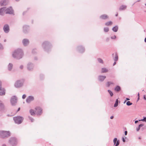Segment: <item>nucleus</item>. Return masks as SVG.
<instances>
[{"label": "nucleus", "instance_id": "nucleus-28", "mask_svg": "<svg viewBox=\"0 0 146 146\" xmlns=\"http://www.w3.org/2000/svg\"><path fill=\"white\" fill-rule=\"evenodd\" d=\"M126 104L127 106H130L132 104V103H131L130 101H128L127 102Z\"/></svg>", "mask_w": 146, "mask_h": 146}, {"label": "nucleus", "instance_id": "nucleus-51", "mask_svg": "<svg viewBox=\"0 0 146 146\" xmlns=\"http://www.w3.org/2000/svg\"><path fill=\"white\" fill-rule=\"evenodd\" d=\"M118 15V13H117L116 15H115V16H117Z\"/></svg>", "mask_w": 146, "mask_h": 146}, {"label": "nucleus", "instance_id": "nucleus-4", "mask_svg": "<svg viewBox=\"0 0 146 146\" xmlns=\"http://www.w3.org/2000/svg\"><path fill=\"white\" fill-rule=\"evenodd\" d=\"M35 111L36 114L37 115H40L42 113V108L39 106H37L35 108Z\"/></svg>", "mask_w": 146, "mask_h": 146}, {"label": "nucleus", "instance_id": "nucleus-10", "mask_svg": "<svg viewBox=\"0 0 146 146\" xmlns=\"http://www.w3.org/2000/svg\"><path fill=\"white\" fill-rule=\"evenodd\" d=\"M8 1V0H2L0 2L1 5H6L7 4Z\"/></svg>", "mask_w": 146, "mask_h": 146}, {"label": "nucleus", "instance_id": "nucleus-6", "mask_svg": "<svg viewBox=\"0 0 146 146\" xmlns=\"http://www.w3.org/2000/svg\"><path fill=\"white\" fill-rule=\"evenodd\" d=\"M17 98L15 96H13L11 98V102L12 105L15 104L17 102Z\"/></svg>", "mask_w": 146, "mask_h": 146}, {"label": "nucleus", "instance_id": "nucleus-16", "mask_svg": "<svg viewBox=\"0 0 146 146\" xmlns=\"http://www.w3.org/2000/svg\"><path fill=\"white\" fill-rule=\"evenodd\" d=\"M29 112L32 115H35L36 114L35 111H34L33 110V109L30 110Z\"/></svg>", "mask_w": 146, "mask_h": 146}, {"label": "nucleus", "instance_id": "nucleus-21", "mask_svg": "<svg viewBox=\"0 0 146 146\" xmlns=\"http://www.w3.org/2000/svg\"><path fill=\"white\" fill-rule=\"evenodd\" d=\"M118 29V27L117 26H115L114 27H113V29L112 30H113L115 32H116L117 31V30Z\"/></svg>", "mask_w": 146, "mask_h": 146}, {"label": "nucleus", "instance_id": "nucleus-14", "mask_svg": "<svg viewBox=\"0 0 146 146\" xmlns=\"http://www.w3.org/2000/svg\"><path fill=\"white\" fill-rule=\"evenodd\" d=\"M100 17L101 19H106L108 18V16L107 15L104 14L101 15Z\"/></svg>", "mask_w": 146, "mask_h": 146}, {"label": "nucleus", "instance_id": "nucleus-36", "mask_svg": "<svg viewBox=\"0 0 146 146\" xmlns=\"http://www.w3.org/2000/svg\"><path fill=\"white\" fill-rule=\"evenodd\" d=\"M143 124H140L139 125V127L140 128V127L143 126Z\"/></svg>", "mask_w": 146, "mask_h": 146}, {"label": "nucleus", "instance_id": "nucleus-9", "mask_svg": "<svg viewBox=\"0 0 146 146\" xmlns=\"http://www.w3.org/2000/svg\"><path fill=\"white\" fill-rule=\"evenodd\" d=\"M1 83L0 81V95H4L5 94V92L4 89H2L1 87Z\"/></svg>", "mask_w": 146, "mask_h": 146}, {"label": "nucleus", "instance_id": "nucleus-13", "mask_svg": "<svg viewBox=\"0 0 146 146\" xmlns=\"http://www.w3.org/2000/svg\"><path fill=\"white\" fill-rule=\"evenodd\" d=\"M4 108L3 104L2 103L1 101H0V111L3 110Z\"/></svg>", "mask_w": 146, "mask_h": 146}, {"label": "nucleus", "instance_id": "nucleus-3", "mask_svg": "<svg viewBox=\"0 0 146 146\" xmlns=\"http://www.w3.org/2000/svg\"><path fill=\"white\" fill-rule=\"evenodd\" d=\"M21 54V50H17L15 51L13 54V56L14 57H17L18 58H19V56Z\"/></svg>", "mask_w": 146, "mask_h": 146}, {"label": "nucleus", "instance_id": "nucleus-42", "mask_svg": "<svg viewBox=\"0 0 146 146\" xmlns=\"http://www.w3.org/2000/svg\"><path fill=\"white\" fill-rule=\"evenodd\" d=\"M23 66H20V68L21 69H22L23 68Z\"/></svg>", "mask_w": 146, "mask_h": 146}, {"label": "nucleus", "instance_id": "nucleus-29", "mask_svg": "<svg viewBox=\"0 0 146 146\" xmlns=\"http://www.w3.org/2000/svg\"><path fill=\"white\" fill-rule=\"evenodd\" d=\"M108 91L109 92V93L110 94V96H112L113 95V93L112 92H111L110 90H108Z\"/></svg>", "mask_w": 146, "mask_h": 146}, {"label": "nucleus", "instance_id": "nucleus-11", "mask_svg": "<svg viewBox=\"0 0 146 146\" xmlns=\"http://www.w3.org/2000/svg\"><path fill=\"white\" fill-rule=\"evenodd\" d=\"M34 100V98L33 96H29L27 99L26 101L28 103H30Z\"/></svg>", "mask_w": 146, "mask_h": 146}, {"label": "nucleus", "instance_id": "nucleus-49", "mask_svg": "<svg viewBox=\"0 0 146 146\" xmlns=\"http://www.w3.org/2000/svg\"><path fill=\"white\" fill-rule=\"evenodd\" d=\"M145 42H146V38H145Z\"/></svg>", "mask_w": 146, "mask_h": 146}, {"label": "nucleus", "instance_id": "nucleus-45", "mask_svg": "<svg viewBox=\"0 0 146 146\" xmlns=\"http://www.w3.org/2000/svg\"><path fill=\"white\" fill-rule=\"evenodd\" d=\"M20 108H18V110H17V111H19L20 110Z\"/></svg>", "mask_w": 146, "mask_h": 146}, {"label": "nucleus", "instance_id": "nucleus-53", "mask_svg": "<svg viewBox=\"0 0 146 146\" xmlns=\"http://www.w3.org/2000/svg\"><path fill=\"white\" fill-rule=\"evenodd\" d=\"M139 139H141V138L140 137H139Z\"/></svg>", "mask_w": 146, "mask_h": 146}, {"label": "nucleus", "instance_id": "nucleus-19", "mask_svg": "<svg viewBox=\"0 0 146 146\" xmlns=\"http://www.w3.org/2000/svg\"><path fill=\"white\" fill-rule=\"evenodd\" d=\"M113 24V23L111 21H110L106 22L105 23V25L107 26H111Z\"/></svg>", "mask_w": 146, "mask_h": 146}, {"label": "nucleus", "instance_id": "nucleus-46", "mask_svg": "<svg viewBox=\"0 0 146 146\" xmlns=\"http://www.w3.org/2000/svg\"><path fill=\"white\" fill-rule=\"evenodd\" d=\"M138 122V121H135V123H137Z\"/></svg>", "mask_w": 146, "mask_h": 146}, {"label": "nucleus", "instance_id": "nucleus-40", "mask_svg": "<svg viewBox=\"0 0 146 146\" xmlns=\"http://www.w3.org/2000/svg\"><path fill=\"white\" fill-rule=\"evenodd\" d=\"M13 141L15 142V141L14 139H12V140L11 141V142H13Z\"/></svg>", "mask_w": 146, "mask_h": 146}, {"label": "nucleus", "instance_id": "nucleus-20", "mask_svg": "<svg viewBox=\"0 0 146 146\" xmlns=\"http://www.w3.org/2000/svg\"><path fill=\"white\" fill-rule=\"evenodd\" d=\"M126 7L125 5H122L119 8V10H124L126 9Z\"/></svg>", "mask_w": 146, "mask_h": 146}, {"label": "nucleus", "instance_id": "nucleus-8", "mask_svg": "<svg viewBox=\"0 0 146 146\" xmlns=\"http://www.w3.org/2000/svg\"><path fill=\"white\" fill-rule=\"evenodd\" d=\"M5 13H6L5 8H2L0 9V15H3Z\"/></svg>", "mask_w": 146, "mask_h": 146}, {"label": "nucleus", "instance_id": "nucleus-24", "mask_svg": "<svg viewBox=\"0 0 146 146\" xmlns=\"http://www.w3.org/2000/svg\"><path fill=\"white\" fill-rule=\"evenodd\" d=\"M13 66V65L11 64H10L8 66V68L9 70H11Z\"/></svg>", "mask_w": 146, "mask_h": 146}, {"label": "nucleus", "instance_id": "nucleus-1", "mask_svg": "<svg viewBox=\"0 0 146 146\" xmlns=\"http://www.w3.org/2000/svg\"><path fill=\"white\" fill-rule=\"evenodd\" d=\"M13 119L15 123L17 124L21 123L23 120L22 117L20 116L15 117Z\"/></svg>", "mask_w": 146, "mask_h": 146}, {"label": "nucleus", "instance_id": "nucleus-31", "mask_svg": "<svg viewBox=\"0 0 146 146\" xmlns=\"http://www.w3.org/2000/svg\"><path fill=\"white\" fill-rule=\"evenodd\" d=\"M140 121H144L146 122V117H145L143 119L139 120Z\"/></svg>", "mask_w": 146, "mask_h": 146}, {"label": "nucleus", "instance_id": "nucleus-39", "mask_svg": "<svg viewBox=\"0 0 146 146\" xmlns=\"http://www.w3.org/2000/svg\"><path fill=\"white\" fill-rule=\"evenodd\" d=\"M144 98L145 100H146V96L145 95L144 96Z\"/></svg>", "mask_w": 146, "mask_h": 146}, {"label": "nucleus", "instance_id": "nucleus-32", "mask_svg": "<svg viewBox=\"0 0 146 146\" xmlns=\"http://www.w3.org/2000/svg\"><path fill=\"white\" fill-rule=\"evenodd\" d=\"M117 139L116 138H115L113 139V143H114V145L115 144L116 141H117Z\"/></svg>", "mask_w": 146, "mask_h": 146}, {"label": "nucleus", "instance_id": "nucleus-26", "mask_svg": "<svg viewBox=\"0 0 146 146\" xmlns=\"http://www.w3.org/2000/svg\"><path fill=\"white\" fill-rule=\"evenodd\" d=\"M98 62L102 64L103 63V61L102 59L100 58H98Z\"/></svg>", "mask_w": 146, "mask_h": 146}, {"label": "nucleus", "instance_id": "nucleus-43", "mask_svg": "<svg viewBox=\"0 0 146 146\" xmlns=\"http://www.w3.org/2000/svg\"><path fill=\"white\" fill-rule=\"evenodd\" d=\"M113 116H111L110 117V119H113Z\"/></svg>", "mask_w": 146, "mask_h": 146}, {"label": "nucleus", "instance_id": "nucleus-12", "mask_svg": "<svg viewBox=\"0 0 146 146\" xmlns=\"http://www.w3.org/2000/svg\"><path fill=\"white\" fill-rule=\"evenodd\" d=\"M15 86L16 87L18 88L21 86L22 84L20 83V81H17L15 83Z\"/></svg>", "mask_w": 146, "mask_h": 146}, {"label": "nucleus", "instance_id": "nucleus-30", "mask_svg": "<svg viewBox=\"0 0 146 146\" xmlns=\"http://www.w3.org/2000/svg\"><path fill=\"white\" fill-rule=\"evenodd\" d=\"M118 56L117 54H116L115 55V58L114 59V60H115V61H117L118 60Z\"/></svg>", "mask_w": 146, "mask_h": 146}, {"label": "nucleus", "instance_id": "nucleus-15", "mask_svg": "<svg viewBox=\"0 0 146 146\" xmlns=\"http://www.w3.org/2000/svg\"><path fill=\"white\" fill-rule=\"evenodd\" d=\"M23 42L24 45H26L29 43V41L27 39H24L23 41Z\"/></svg>", "mask_w": 146, "mask_h": 146}, {"label": "nucleus", "instance_id": "nucleus-38", "mask_svg": "<svg viewBox=\"0 0 146 146\" xmlns=\"http://www.w3.org/2000/svg\"><path fill=\"white\" fill-rule=\"evenodd\" d=\"M140 129V128L139 127H138V128H137V131H139V130Z\"/></svg>", "mask_w": 146, "mask_h": 146}, {"label": "nucleus", "instance_id": "nucleus-44", "mask_svg": "<svg viewBox=\"0 0 146 146\" xmlns=\"http://www.w3.org/2000/svg\"><path fill=\"white\" fill-rule=\"evenodd\" d=\"M123 140L124 142H125V140L123 138Z\"/></svg>", "mask_w": 146, "mask_h": 146}, {"label": "nucleus", "instance_id": "nucleus-35", "mask_svg": "<svg viewBox=\"0 0 146 146\" xmlns=\"http://www.w3.org/2000/svg\"><path fill=\"white\" fill-rule=\"evenodd\" d=\"M116 38V36L115 35H114L113 36L111 37L112 39H115Z\"/></svg>", "mask_w": 146, "mask_h": 146}, {"label": "nucleus", "instance_id": "nucleus-34", "mask_svg": "<svg viewBox=\"0 0 146 146\" xmlns=\"http://www.w3.org/2000/svg\"><path fill=\"white\" fill-rule=\"evenodd\" d=\"M26 97V96L25 94H24L22 96V98L23 99H25Z\"/></svg>", "mask_w": 146, "mask_h": 146}, {"label": "nucleus", "instance_id": "nucleus-47", "mask_svg": "<svg viewBox=\"0 0 146 146\" xmlns=\"http://www.w3.org/2000/svg\"><path fill=\"white\" fill-rule=\"evenodd\" d=\"M116 64V61H115V62H114V64H113V65H115Z\"/></svg>", "mask_w": 146, "mask_h": 146}, {"label": "nucleus", "instance_id": "nucleus-5", "mask_svg": "<svg viewBox=\"0 0 146 146\" xmlns=\"http://www.w3.org/2000/svg\"><path fill=\"white\" fill-rule=\"evenodd\" d=\"M5 12L6 14H13V11L11 7L6 9L5 8Z\"/></svg>", "mask_w": 146, "mask_h": 146}, {"label": "nucleus", "instance_id": "nucleus-48", "mask_svg": "<svg viewBox=\"0 0 146 146\" xmlns=\"http://www.w3.org/2000/svg\"><path fill=\"white\" fill-rule=\"evenodd\" d=\"M1 47H2L1 45V44H0V49L1 48Z\"/></svg>", "mask_w": 146, "mask_h": 146}, {"label": "nucleus", "instance_id": "nucleus-23", "mask_svg": "<svg viewBox=\"0 0 146 146\" xmlns=\"http://www.w3.org/2000/svg\"><path fill=\"white\" fill-rule=\"evenodd\" d=\"M118 99H117L116 100L115 102L114 105V107H116L118 106Z\"/></svg>", "mask_w": 146, "mask_h": 146}, {"label": "nucleus", "instance_id": "nucleus-22", "mask_svg": "<svg viewBox=\"0 0 146 146\" xmlns=\"http://www.w3.org/2000/svg\"><path fill=\"white\" fill-rule=\"evenodd\" d=\"M115 90L116 91H119L120 90V88L119 86H117L115 88Z\"/></svg>", "mask_w": 146, "mask_h": 146}, {"label": "nucleus", "instance_id": "nucleus-33", "mask_svg": "<svg viewBox=\"0 0 146 146\" xmlns=\"http://www.w3.org/2000/svg\"><path fill=\"white\" fill-rule=\"evenodd\" d=\"M119 144V141H117L116 144L115 145V146H117Z\"/></svg>", "mask_w": 146, "mask_h": 146}, {"label": "nucleus", "instance_id": "nucleus-41", "mask_svg": "<svg viewBox=\"0 0 146 146\" xmlns=\"http://www.w3.org/2000/svg\"><path fill=\"white\" fill-rule=\"evenodd\" d=\"M138 100H139V93H138Z\"/></svg>", "mask_w": 146, "mask_h": 146}, {"label": "nucleus", "instance_id": "nucleus-50", "mask_svg": "<svg viewBox=\"0 0 146 146\" xmlns=\"http://www.w3.org/2000/svg\"><path fill=\"white\" fill-rule=\"evenodd\" d=\"M126 100H129V99L128 98H126Z\"/></svg>", "mask_w": 146, "mask_h": 146}, {"label": "nucleus", "instance_id": "nucleus-17", "mask_svg": "<svg viewBox=\"0 0 146 146\" xmlns=\"http://www.w3.org/2000/svg\"><path fill=\"white\" fill-rule=\"evenodd\" d=\"M108 71V70L106 68H102V72L105 73L107 72Z\"/></svg>", "mask_w": 146, "mask_h": 146}, {"label": "nucleus", "instance_id": "nucleus-18", "mask_svg": "<svg viewBox=\"0 0 146 146\" xmlns=\"http://www.w3.org/2000/svg\"><path fill=\"white\" fill-rule=\"evenodd\" d=\"M106 78V77L104 76H100L99 77V79L100 80L102 81Z\"/></svg>", "mask_w": 146, "mask_h": 146}, {"label": "nucleus", "instance_id": "nucleus-7", "mask_svg": "<svg viewBox=\"0 0 146 146\" xmlns=\"http://www.w3.org/2000/svg\"><path fill=\"white\" fill-rule=\"evenodd\" d=\"M3 30L5 33H8L9 30V26L8 25H5L3 27Z\"/></svg>", "mask_w": 146, "mask_h": 146}, {"label": "nucleus", "instance_id": "nucleus-54", "mask_svg": "<svg viewBox=\"0 0 146 146\" xmlns=\"http://www.w3.org/2000/svg\"><path fill=\"white\" fill-rule=\"evenodd\" d=\"M126 102V101H125V102Z\"/></svg>", "mask_w": 146, "mask_h": 146}, {"label": "nucleus", "instance_id": "nucleus-37", "mask_svg": "<svg viewBox=\"0 0 146 146\" xmlns=\"http://www.w3.org/2000/svg\"><path fill=\"white\" fill-rule=\"evenodd\" d=\"M127 131H125V135H127Z\"/></svg>", "mask_w": 146, "mask_h": 146}, {"label": "nucleus", "instance_id": "nucleus-2", "mask_svg": "<svg viewBox=\"0 0 146 146\" xmlns=\"http://www.w3.org/2000/svg\"><path fill=\"white\" fill-rule=\"evenodd\" d=\"M0 135L2 137H4L9 136L10 135V133L8 131H0Z\"/></svg>", "mask_w": 146, "mask_h": 146}, {"label": "nucleus", "instance_id": "nucleus-55", "mask_svg": "<svg viewBox=\"0 0 146 146\" xmlns=\"http://www.w3.org/2000/svg\"><path fill=\"white\" fill-rule=\"evenodd\" d=\"M145 5L146 6V4H145Z\"/></svg>", "mask_w": 146, "mask_h": 146}, {"label": "nucleus", "instance_id": "nucleus-25", "mask_svg": "<svg viewBox=\"0 0 146 146\" xmlns=\"http://www.w3.org/2000/svg\"><path fill=\"white\" fill-rule=\"evenodd\" d=\"M113 83L111 82H108L107 83V86L108 87H109L111 84H113Z\"/></svg>", "mask_w": 146, "mask_h": 146}, {"label": "nucleus", "instance_id": "nucleus-27", "mask_svg": "<svg viewBox=\"0 0 146 146\" xmlns=\"http://www.w3.org/2000/svg\"><path fill=\"white\" fill-rule=\"evenodd\" d=\"M104 31L105 32H107L109 31V28L108 27L104 28Z\"/></svg>", "mask_w": 146, "mask_h": 146}, {"label": "nucleus", "instance_id": "nucleus-52", "mask_svg": "<svg viewBox=\"0 0 146 146\" xmlns=\"http://www.w3.org/2000/svg\"><path fill=\"white\" fill-rule=\"evenodd\" d=\"M2 146H6L5 145V144H4V145H3Z\"/></svg>", "mask_w": 146, "mask_h": 146}]
</instances>
